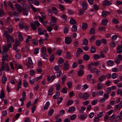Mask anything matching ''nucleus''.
Returning <instances> with one entry per match:
<instances>
[{"label":"nucleus","mask_w":122,"mask_h":122,"mask_svg":"<svg viewBox=\"0 0 122 122\" xmlns=\"http://www.w3.org/2000/svg\"><path fill=\"white\" fill-rule=\"evenodd\" d=\"M1 70L3 71L5 70L7 72L9 71L10 69L7 63L3 64V62L2 63L1 65Z\"/></svg>","instance_id":"obj_1"},{"label":"nucleus","mask_w":122,"mask_h":122,"mask_svg":"<svg viewBox=\"0 0 122 122\" xmlns=\"http://www.w3.org/2000/svg\"><path fill=\"white\" fill-rule=\"evenodd\" d=\"M69 61H65L63 65V69L64 70H67L69 69Z\"/></svg>","instance_id":"obj_2"},{"label":"nucleus","mask_w":122,"mask_h":122,"mask_svg":"<svg viewBox=\"0 0 122 122\" xmlns=\"http://www.w3.org/2000/svg\"><path fill=\"white\" fill-rule=\"evenodd\" d=\"M122 107V102H121L119 104L116 105L115 106V110L117 111L120 110Z\"/></svg>","instance_id":"obj_3"},{"label":"nucleus","mask_w":122,"mask_h":122,"mask_svg":"<svg viewBox=\"0 0 122 122\" xmlns=\"http://www.w3.org/2000/svg\"><path fill=\"white\" fill-rule=\"evenodd\" d=\"M56 21V18L54 16L51 17V20L50 22V23L51 25L53 26L55 25V23Z\"/></svg>","instance_id":"obj_4"},{"label":"nucleus","mask_w":122,"mask_h":122,"mask_svg":"<svg viewBox=\"0 0 122 122\" xmlns=\"http://www.w3.org/2000/svg\"><path fill=\"white\" fill-rule=\"evenodd\" d=\"M47 81H51V82L53 81L56 78V76L55 75H52L50 77L49 75H47Z\"/></svg>","instance_id":"obj_5"},{"label":"nucleus","mask_w":122,"mask_h":122,"mask_svg":"<svg viewBox=\"0 0 122 122\" xmlns=\"http://www.w3.org/2000/svg\"><path fill=\"white\" fill-rule=\"evenodd\" d=\"M106 63L108 66H111L113 65L114 62L113 61L110 60L107 61Z\"/></svg>","instance_id":"obj_6"},{"label":"nucleus","mask_w":122,"mask_h":122,"mask_svg":"<svg viewBox=\"0 0 122 122\" xmlns=\"http://www.w3.org/2000/svg\"><path fill=\"white\" fill-rule=\"evenodd\" d=\"M71 40H72L71 38L68 37H66L65 39L66 43L67 44H70L71 43Z\"/></svg>","instance_id":"obj_7"},{"label":"nucleus","mask_w":122,"mask_h":122,"mask_svg":"<svg viewBox=\"0 0 122 122\" xmlns=\"http://www.w3.org/2000/svg\"><path fill=\"white\" fill-rule=\"evenodd\" d=\"M111 3L110 1L107 0L104 1L103 3V5L104 6H109L111 5Z\"/></svg>","instance_id":"obj_8"},{"label":"nucleus","mask_w":122,"mask_h":122,"mask_svg":"<svg viewBox=\"0 0 122 122\" xmlns=\"http://www.w3.org/2000/svg\"><path fill=\"white\" fill-rule=\"evenodd\" d=\"M117 53L120 54L122 52V45L119 46H117Z\"/></svg>","instance_id":"obj_9"},{"label":"nucleus","mask_w":122,"mask_h":122,"mask_svg":"<svg viewBox=\"0 0 122 122\" xmlns=\"http://www.w3.org/2000/svg\"><path fill=\"white\" fill-rule=\"evenodd\" d=\"M15 7L17 9V11L20 12H21L22 11V9L20 6L19 5L16 4L15 5Z\"/></svg>","instance_id":"obj_10"},{"label":"nucleus","mask_w":122,"mask_h":122,"mask_svg":"<svg viewBox=\"0 0 122 122\" xmlns=\"http://www.w3.org/2000/svg\"><path fill=\"white\" fill-rule=\"evenodd\" d=\"M108 22V21L105 18H104L102 20L101 23L103 25H107Z\"/></svg>","instance_id":"obj_11"},{"label":"nucleus","mask_w":122,"mask_h":122,"mask_svg":"<svg viewBox=\"0 0 122 122\" xmlns=\"http://www.w3.org/2000/svg\"><path fill=\"white\" fill-rule=\"evenodd\" d=\"M3 59L2 60H7L8 59L7 55L6 52H2Z\"/></svg>","instance_id":"obj_12"},{"label":"nucleus","mask_w":122,"mask_h":122,"mask_svg":"<svg viewBox=\"0 0 122 122\" xmlns=\"http://www.w3.org/2000/svg\"><path fill=\"white\" fill-rule=\"evenodd\" d=\"M88 27V25L87 23L85 22H83L82 23V28L83 30H86Z\"/></svg>","instance_id":"obj_13"},{"label":"nucleus","mask_w":122,"mask_h":122,"mask_svg":"<svg viewBox=\"0 0 122 122\" xmlns=\"http://www.w3.org/2000/svg\"><path fill=\"white\" fill-rule=\"evenodd\" d=\"M54 88L53 87H51L49 88L48 92V95L49 96L51 95L54 91Z\"/></svg>","instance_id":"obj_14"},{"label":"nucleus","mask_w":122,"mask_h":122,"mask_svg":"<svg viewBox=\"0 0 122 122\" xmlns=\"http://www.w3.org/2000/svg\"><path fill=\"white\" fill-rule=\"evenodd\" d=\"M41 51L43 54H44L45 56L46 55V49L45 47H42L41 49Z\"/></svg>","instance_id":"obj_15"},{"label":"nucleus","mask_w":122,"mask_h":122,"mask_svg":"<svg viewBox=\"0 0 122 122\" xmlns=\"http://www.w3.org/2000/svg\"><path fill=\"white\" fill-rule=\"evenodd\" d=\"M10 39L12 43H13L14 41V40L13 37L12 36H10V37H9L8 39L7 38V43H10Z\"/></svg>","instance_id":"obj_16"},{"label":"nucleus","mask_w":122,"mask_h":122,"mask_svg":"<svg viewBox=\"0 0 122 122\" xmlns=\"http://www.w3.org/2000/svg\"><path fill=\"white\" fill-rule=\"evenodd\" d=\"M89 94L86 92H85L83 94V99L85 100H86L89 97Z\"/></svg>","instance_id":"obj_17"},{"label":"nucleus","mask_w":122,"mask_h":122,"mask_svg":"<svg viewBox=\"0 0 122 122\" xmlns=\"http://www.w3.org/2000/svg\"><path fill=\"white\" fill-rule=\"evenodd\" d=\"M7 80V78L5 76H3L1 79V82L3 84H4Z\"/></svg>","instance_id":"obj_18"},{"label":"nucleus","mask_w":122,"mask_h":122,"mask_svg":"<svg viewBox=\"0 0 122 122\" xmlns=\"http://www.w3.org/2000/svg\"><path fill=\"white\" fill-rule=\"evenodd\" d=\"M75 110V108L74 107H71L69 108L68 111L69 112H74Z\"/></svg>","instance_id":"obj_19"},{"label":"nucleus","mask_w":122,"mask_h":122,"mask_svg":"<svg viewBox=\"0 0 122 122\" xmlns=\"http://www.w3.org/2000/svg\"><path fill=\"white\" fill-rule=\"evenodd\" d=\"M50 103L49 102L47 101L45 104L44 107V110L47 109L50 106Z\"/></svg>","instance_id":"obj_20"},{"label":"nucleus","mask_w":122,"mask_h":122,"mask_svg":"<svg viewBox=\"0 0 122 122\" xmlns=\"http://www.w3.org/2000/svg\"><path fill=\"white\" fill-rule=\"evenodd\" d=\"M87 117V116L86 114H82L80 116L81 119L82 120L86 119Z\"/></svg>","instance_id":"obj_21"},{"label":"nucleus","mask_w":122,"mask_h":122,"mask_svg":"<svg viewBox=\"0 0 122 122\" xmlns=\"http://www.w3.org/2000/svg\"><path fill=\"white\" fill-rule=\"evenodd\" d=\"M96 33L95 29L93 28H91L90 30L89 33L90 34H95Z\"/></svg>","instance_id":"obj_22"},{"label":"nucleus","mask_w":122,"mask_h":122,"mask_svg":"<svg viewBox=\"0 0 122 122\" xmlns=\"http://www.w3.org/2000/svg\"><path fill=\"white\" fill-rule=\"evenodd\" d=\"M61 18L62 20L64 21H66L67 20V17L66 16V15L64 14L62 15L61 16Z\"/></svg>","instance_id":"obj_23"},{"label":"nucleus","mask_w":122,"mask_h":122,"mask_svg":"<svg viewBox=\"0 0 122 122\" xmlns=\"http://www.w3.org/2000/svg\"><path fill=\"white\" fill-rule=\"evenodd\" d=\"M5 93L3 90H1L0 95V98L1 99L5 97Z\"/></svg>","instance_id":"obj_24"},{"label":"nucleus","mask_w":122,"mask_h":122,"mask_svg":"<svg viewBox=\"0 0 122 122\" xmlns=\"http://www.w3.org/2000/svg\"><path fill=\"white\" fill-rule=\"evenodd\" d=\"M106 78V77L105 75L101 76L99 78V80L101 82H102L104 81Z\"/></svg>","instance_id":"obj_25"},{"label":"nucleus","mask_w":122,"mask_h":122,"mask_svg":"<svg viewBox=\"0 0 122 122\" xmlns=\"http://www.w3.org/2000/svg\"><path fill=\"white\" fill-rule=\"evenodd\" d=\"M84 73V71L83 70H79L77 72L78 75L79 76H82Z\"/></svg>","instance_id":"obj_26"},{"label":"nucleus","mask_w":122,"mask_h":122,"mask_svg":"<svg viewBox=\"0 0 122 122\" xmlns=\"http://www.w3.org/2000/svg\"><path fill=\"white\" fill-rule=\"evenodd\" d=\"M62 71L61 70H59L56 73V75L57 77H60L62 75Z\"/></svg>","instance_id":"obj_27"},{"label":"nucleus","mask_w":122,"mask_h":122,"mask_svg":"<svg viewBox=\"0 0 122 122\" xmlns=\"http://www.w3.org/2000/svg\"><path fill=\"white\" fill-rule=\"evenodd\" d=\"M54 112V110L53 109H50L48 111V115L49 116H51L53 114Z\"/></svg>","instance_id":"obj_28"},{"label":"nucleus","mask_w":122,"mask_h":122,"mask_svg":"<svg viewBox=\"0 0 122 122\" xmlns=\"http://www.w3.org/2000/svg\"><path fill=\"white\" fill-rule=\"evenodd\" d=\"M69 23L70 24L72 25L75 24L76 22V20L73 18H71L69 21Z\"/></svg>","instance_id":"obj_29"},{"label":"nucleus","mask_w":122,"mask_h":122,"mask_svg":"<svg viewBox=\"0 0 122 122\" xmlns=\"http://www.w3.org/2000/svg\"><path fill=\"white\" fill-rule=\"evenodd\" d=\"M97 88L98 89L101 90L102 89L103 87V86L102 85L101 83L99 82L97 84Z\"/></svg>","instance_id":"obj_30"},{"label":"nucleus","mask_w":122,"mask_h":122,"mask_svg":"<svg viewBox=\"0 0 122 122\" xmlns=\"http://www.w3.org/2000/svg\"><path fill=\"white\" fill-rule=\"evenodd\" d=\"M64 60L63 58H60L58 60V64L60 65L61 66L62 65V64L63 63Z\"/></svg>","instance_id":"obj_31"},{"label":"nucleus","mask_w":122,"mask_h":122,"mask_svg":"<svg viewBox=\"0 0 122 122\" xmlns=\"http://www.w3.org/2000/svg\"><path fill=\"white\" fill-rule=\"evenodd\" d=\"M3 48V52H6L9 50V48L7 47L6 46H4L2 47Z\"/></svg>","instance_id":"obj_32"},{"label":"nucleus","mask_w":122,"mask_h":122,"mask_svg":"<svg viewBox=\"0 0 122 122\" xmlns=\"http://www.w3.org/2000/svg\"><path fill=\"white\" fill-rule=\"evenodd\" d=\"M95 43L97 46H99L101 45V41L100 40H98L96 41Z\"/></svg>","instance_id":"obj_33"},{"label":"nucleus","mask_w":122,"mask_h":122,"mask_svg":"<svg viewBox=\"0 0 122 122\" xmlns=\"http://www.w3.org/2000/svg\"><path fill=\"white\" fill-rule=\"evenodd\" d=\"M63 100V98L62 97H60L58 98L57 100V103L58 105L61 103L62 102Z\"/></svg>","instance_id":"obj_34"},{"label":"nucleus","mask_w":122,"mask_h":122,"mask_svg":"<svg viewBox=\"0 0 122 122\" xmlns=\"http://www.w3.org/2000/svg\"><path fill=\"white\" fill-rule=\"evenodd\" d=\"M18 36L19 40L22 41L23 40V37L21 33L20 32H18Z\"/></svg>","instance_id":"obj_35"},{"label":"nucleus","mask_w":122,"mask_h":122,"mask_svg":"<svg viewBox=\"0 0 122 122\" xmlns=\"http://www.w3.org/2000/svg\"><path fill=\"white\" fill-rule=\"evenodd\" d=\"M60 93L59 92H57L56 94L53 96V98L54 99L57 98L59 96Z\"/></svg>","instance_id":"obj_36"},{"label":"nucleus","mask_w":122,"mask_h":122,"mask_svg":"<svg viewBox=\"0 0 122 122\" xmlns=\"http://www.w3.org/2000/svg\"><path fill=\"white\" fill-rule=\"evenodd\" d=\"M32 42L34 45H37L38 44V41L37 39H33L32 40Z\"/></svg>","instance_id":"obj_37"},{"label":"nucleus","mask_w":122,"mask_h":122,"mask_svg":"<svg viewBox=\"0 0 122 122\" xmlns=\"http://www.w3.org/2000/svg\"><path fill=\"white\" fill-rule=\"evenodd\" d=\"M52 11L56 14H57L58 13V10L56 8L54 7H53L52 8Z\"/></svg>","instance_id":"obj_38"},{"label":"nucleus","mask_w":122,"mask_h":122,"mask_svg":"<svg viewBox=\"0 0 122 122\" xmlns=\"http://www.w3.org/2000/svg\"><path fill=\"white\" fill-rule=\"evenodd\" d=\"M38 34L40 35H41L43 34V32L42 30V29L40 27L38 28Z\"/></svg>","instance_id":"obj_39"},{"label":"nucleus","mask_w":122,"mask_h":122,"mask_svg":"<svg viewBox=\"0 0 122 122\" xmlns=\"http://www.w3.org/2000/svg\"><path fill=\"white\" fill-rule=\"evenodd\" d=\"M86 109V107H85L82 106L81 107V109L79 110L80 113H81L84 112V111Z\"/></svg>","instance_id":"obj_40"},{"label":"nucleus","mask_w":122,"mask_h":122,"mask_svg":"<svg viewBox=\"0 0 122 122\" xmlns=\"http://www.w3.org/2000/svg\"><path fill=\"white\" fill-rule=\"evenodd\" d=\"M72 31L75 32L77 30V26L76 25H73L71 28Z\"/></svg>","instance_id":"obj_41"},{"label":"nucleus","mask_w":122,"mask_h":122,"mask_svg":"<svg viewBox=\"0 0 122 122\" xmlns=\"http://www.w3.org/2000/svg\"><path fill=\"white\" fill-rule=\"evenodd\" d=\"M82 6L84 10H86L87 9V4L85 2H83L82 3Z\"/></svg>","instance_id":"obj_42"},{"label":"nucleus","mask_w":122,"mask_h":122,"mask_svg":"<svg viewBox=\"0 0 122 122\" xmlns=\"http://www.w3.org/2000/svg\"><path fill=\"white\" fill-rule=\"evenodd\" d=\"M28 63L30 65H32L33 64L32 60L30 57H29L28 59Z\"/></svg>","instance_id":"obj_43"},{"label":"nucleus","mask_w":122,"mask_h":122,"mask_svg":"<svg viewBox=\"0 0 122 122\" xmlns=\"http://www.w3.org/2000/svg\"><path fill=\"white\" fill-rule=\"evenodd\" d=\"M93 57L94 59H97L101 58V56L97 54H94L93 55Z\"/></svg>","instance_id":"obj_44"},{"label":"nucleus","mask_w":122,"mask_h":122,"mask_svg":"<svg viewBox=\"0 0 122 122\" xmlns=\"http://www.w3.org/2000/svg\"><path fill=\"white\" fill-rule=\"evenodd\" d=\"M92 95L93 97H96L98 96L97 92L94 91L92 93Z\"/></svg>","instance_id":"obj_45"},{"label":"nucleus","mask_w":122,"mask_h":122,"mask_svg":"<svg viewBox=\"0 0 122 122\" xmlns=\"http://www.w3.org/2000/svg\"><path fill=\"white\" fill-rule=\"evenodd\" d=\"M73 102L72 100H69L67 103V105L69 106L71 105Z\"/></svg>","instance_id":"obj_46"},{"label":"nucleus","mask_w":122,"mask_h":122,"mask_svg":"<svg viewBox=\"0 0 122 122\" xmlns=\"http://www.w3.org/2000/svg\"><path fill=\"white\" fill-rule=\"evenodd\" d=\"M84 59L86 61L88 60L90 58V57L87 55L85 54L83 56Z\"/></svg>","instance_id":"obj_47"},{"label":"nucleus","mask_w":122,"mask_h":122,"mask_svg":"<svg viewBox=\"0 0 122 122\" xmlns=\"http://www.w3.org/2000/svg\"><path fill=\"white\" fill-rule=\"evenodd\" d=\"M76 114H74L71 116L70 117V118L71 120H74L76 118Z\"/></svg>","instance_id":"obj_48"},{"label":"nucleus","mask_w":122,"mask_h":122,"mask_svg":"<svg viewBox=\"0 0 122 122\" xmlns=\"http://www.w3.org/2000/svg\"><path fill=\"white\" fill-rule=\"evenodd\" d=\"M55 59V56L53 55H52L50 56L49 61L50 62L53 61Z\"/></svg>","instance_id":"obj_49"},{"label":"nucleus","mask_w":122,"mask_h":122,"mask_svg":"<svg viewBox=\"0 0 122 122\" xmlns=\"http://www.w3.org/2000/svg\"><path fill=\"white\" fill-rule=\"evenodd\" d=\"M92 76L91 74H89L86 76L87 79L88 81H90L91 80Z\"/></svg>","instance_id":"obj_50"},{"label":"nucleus","mask_w":122,"mask_h":122,"mask_svg":"<svg viewBox=\"0 0 122 122\" xmlns=\"http://www.w3.org/2000/svg\"><path fill=\"white\" fill-rule=\"evenodd\" d=\"M29 80L31 84H33L34 83L35 81V79L34 78L30 77Z\"/></svg>","instance_id":"obj_51"},{"label":"nucleus","mask_w":122,"mask_h":122,"mask_svg":"<svg viewBox=\"0 0 122 122\" xmlns=\"http://www.w3.org/2000/svg\"><path fill=\"white\" fill-rule=\"evenodd\" d=\"M20 27L21 29H23L24 27L23 23L22 21H20L19 23Z\"/></svg>","instance_id":"obj_52"},{"label":"nucleus","mask_w":122,"mask_h":122,"mask_svg":"<svg viewBox=\"0 0 122 122\" xmlns=\"http://www.w3.org/2000/svg\"><path fill=\"white\" fill-rule=\"evenodd\" d=\"M109 45L111 47H113L115 46L116 44L114 42L111 41L109 43Z\"/></svg>","instance_id":"obj_53"},{"label":"nucleus","mask_w":122,"mask_h":122,"mask_svg":"<svg viewBox=\"0 0 122 122\" xmlns=\"http://www.w3.org/2000/svg\"><path fill=\"white\" fill-rule=\"evenodd\" d=\"M95 40V37L94 36H91L89 39V41L91 42H92L94 41Z\"/></svg>","instance_id":"obj_54"},{"label":"nucleus","mask_w":122,"mask_h":122,"mask_svg":"<svg viewBox=\"0 0 122 122\" xmlns=\"http://www.w3.org/2000/svg\"><path fill=\"white\" fill-rule=\"evenodd\" d=\"M5 15V13L3 10L0 9V16L1 17Z\"/></svg>","instance_id":"obj_55"},{"label":"nucleus","mask_w":122,"mask_h":122,"mask_svg":"<svg viewBox=\"0 0 122 122\" xmlns=\"http://www.w3.org/2000/svg\"><path fill=\"white\" fill-rule=\"evenodd\" d=\"M117 76L118 75L116 73H114L112 74V78L113 79L116 78Z\"/></svg>","instance_id":"obj_56"},{"label":"nucleus","mask_w":122,"mask_h":122,"mask_svg":"<svg viewBox=\"0 0 122 122\" xmlns=\"http://www.w3.org/2000/svg\"><path fill=\"white\" fill-rule=\"evenodd\" d=\"M83 44L84 45H87L88 43V41L87 39L85 38L83 40Z\"/></svg>","instance_id":"obj_57"},{"label":"nucleus","mask_w":122,"mask_h":122,"mask_svg":"<svg viewBox=\"0 0 122 122\" xmlns=\"http://www.w3.org/2000/svg\"><path fill=\"white\" fill-rule=\"evenodd\" d=\"M71 55L70 52L67 51L66 52V57L67 59H69L71 57Z\"/></svg>","instance_id":"obj_58"},{"label":"nucleus","mask_w":122,"mask_h":122,"mask_svg":"<svg viewBox=\"0 0 122 122\" xmlns=\"http://www.w3.org/2000/svg\"><path fill=\"white\" fill-rule=\"evenodd\" d=\"M88 88V85L85 84H84L82 86V89L83 90H85Z\"/></svg>","instance_id":"obj_59"},{"label":"nucleus","mask_w":122,"mask_h":122,"mask_svg":"<svg viewBox=\"0 0 122 122\" xmlns=\"http://www.w3.org/2000/svg\"><path fill=\"white\" fill-rule=\"evenodd\" d=\"M61 85L60 84H58L55 86L56 90L57 91L59 90L60 89Z\"/></svg>","instance_id":"obj_60"},{"label":"nucleus","mask_w":122,"mask_h":122,"mask_svg":"<svg viewBox=\"0 0 122 122\" xmlns=\"http://www.w3.org/2000/svg\"><path fill=\"white\" fill-rule=\"evenodd\" d=\"M4 33L5 35L6 36L7 39H8L9 37H10V36L8 32L7 31H4Z\"/></svg>","instance_id":"obj_61"},{"label":"nucleus","mask_w":122,"mask_h":122,"mask_svg":"<svg viewBox=\"0 0 122 122\" xmlns=\"http://www.w3.org/2000/svg\"><path fill=\"white\" fill-rule=\"evenodd\" d=\"M95 71L97 76H99L101 75V72L99 70H96Z\"/></svg>","instance_id":"obj_62"},{"label":"nucleus","mask_w":122,"mask_h":122,"mask_svg":"<svg viewBox=\"0 0 122 122\" xmlns=\"http://www.w3.org/2000/svg\"><path fill=\"white\" fill-rule=\"evenodd\" d=\"M78 42L76 41H74L73 43V45L74 47L76 48L78 46Z\"/></svg>","instance_id":"obj_63"},{"label":"nucleus","mask_w":122,"mask_h":122,"mask_svg":"<svg viewBox=\"0 0 122 122\" xmlns=\"http://www.w3.org/2000/svg\"><path fill=\"white\" fill-rule=\"evenodd\" d=\"M59 116V115H58L55 116V118L56 119V122H61V118L57 119V117H58Z\"/></svg>","instance_id":"obj_64"}]
</instances>
